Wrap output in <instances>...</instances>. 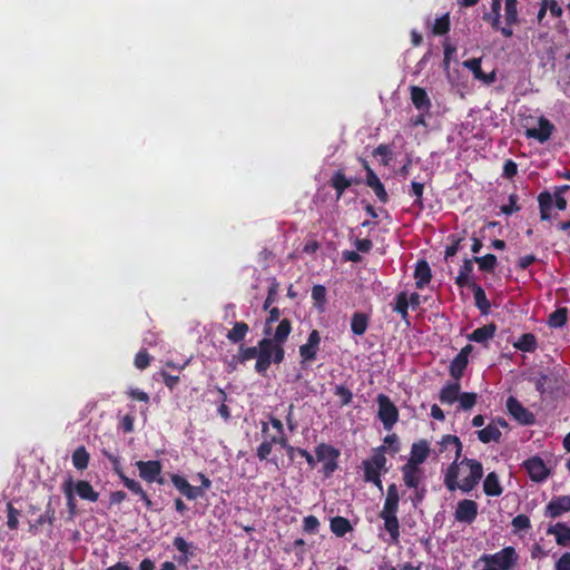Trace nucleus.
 Masks as SVG:
<instances>
[{"label":"nucleus","mask_w":570,"mask_h":570,"mask_svg":"<svg viewBox=\"0 0 570 570\" xmlns=\"http://www.w3.org/2000/svg\"><path fill=\"white\" fill-rule=\"evenodd\" d=\"M265 419L261 421V443L256 448L255 454L261 462H269L278 469L277 456H272L273 449L284 450L292 461L295 450L289 443L284 423L272 413L266 414Z\"/></svg>","instance_id":"f257e3e1"},{"label":"nucleus","mask_w":570,"mask_h":570,"mask_svg":"<svg viewBox=\"0 0 570 570\" xmlns=\"http://www.w3.org/2000/svg\"><path fill=\"white\" fill-rule=\"evenodd\" d=\"M482 476V463L475 459L463 458L449 465L444 474V485L449 491L460 489L469 493L479 484Z\"/></svg>","instance_id":"f03ea898"},{"label":"nucleus","mask_w":570,"mask_h":570,"mask_svg":"<svg viewBox=\"0 0 570 570\" xmlns=\"http://www.w3.org/2000/svg\"><path fill=\"white\" fill-rule=\"evenodd\" d=\"M399 502L400 495L397 485L392 483L387 487L383 509L379 513V517L383 520V528L390 535L391 543H399L401 535L397 519Z\"/></svg>","instance_id":"7ed1b4c3"},{"label":"nucleus","mask_w":570,"mask_h":570,"mask_svg":"<svg viewBox=\"0 0 570 570\" xmlns=\"http://www.w3.org/2000/svg\"><path fill=\"white\" fill-rule=\"evenodd\" d=\"M564 374L566 368L563 367L553 368L551 374H540L534 382L535 390L541 394L547 392L551 394L558 393L566 385Z\"/></svg>","instance_id":"20e7f679"},{"label":"nucleus","mask_w":570,"mask_h":570,"mask_svg":"<svg viewBox=\"0 0 570 570\" xmlns=\"http://www.w3.org/2000/svg\"><path fill=\"white\" fill-rule=\"evenodd\" d=\"M518 553L513 547H505L493 554H482L480 561L499 570H512L518 562Z\"/></svg>","instance_id":"39448f33"},{"label":"nucleus","mask_w":570,"mask_h":570,"mask_svg":"<svg viewBox=\"0 0 570 570\" xmlns=\"http://www.w3.org/2000/svg\"><path fill=\"white\" fill-rule=\"evenodd\" d=\"M538 205L541 220H551V210L556 207L559 210H566L568 200L564 196H552L548 190H543L538 195Z\"/></svg>","instance_id":"423d86ee"},{"label":"nucleus","mask_w":570,"mask_h":570,"mask_svg":"<svg viewBox=\"0 0 570 570\" xmlns=\"http://www.w3.org/2000/svg\"><path fill=\"white\" fill-rule=\"evenodd\" d=\"M386 452L385 446H379L374 454L368 459L363 461L364 469V481L367 482L372 479H376L382 475V473L387 472L386 468V458L384 453Z\"/></svg>","instance_id":"0eeeda50"},{"label":"nucleus","mask_w":570,"mask_h":570,"mask_svg":"<svg viewBox=\"0 0 570 570\" xmlns=\"http://www.w3.org/2000/svg\"><path fill=\"white\" fill-rule=\"evenodd\" d=\"M316 462H323V472L325 476L332 475L338 468L337 459L341 455L340 450L331 444L321 443L315 448Z\"/></svg>","instance_id":"6e6552de"},{"label":"nucleus","mask_w":570,"mask_h":570,"mask_svg":"<svg viewBox=\"0 0 570 570\" xmlns=\"http://www.w3.org/2000/svg\"><path fill=\"white\" fill-rule=\"evenodd\" d=\"M376 402L379 405L377 416L384 429L390 431L399 420V410L385 394H379Z\"/></svg>","instance_id":"1a4fd4ad"},{"label":"nucleus","mask_w":570,"mask_h":570,"mask_svg":"<svg viewBox=\"0 0 570 570\" xmlns=\"http://www.w3.org/2000/svg\"><path fill=\"white\" fill-rule=\"evenodd\" d=\"M136 466L139 471V476L147 483L156 482L158 484H164V479L161 476L163 465L160 461H137Z\"/></svg>","instance_id":"9d476101"},{"label":"nucleus","mask_w":570,"mask_h":570,"mask_svg":"<svg viewBox=\"0 0 570 570\" xmlns=\"http://www.w3.org/2000/svg\"><path fill=\"white\" fill-rule=\"evenodd\" d=\"M507 410L509 414L521 425H533L535 423L534 414L523 406V404L514 396L507 400Z\"/></svg>","instance_id":"9b49d317"},{"label":"nucleus","mask_w":570,"mask_h":570,"mask_svg":"<svg viewBox=\"0 0 570 570\" xmlns=\"http://www.w3.org/2000/svg\"><path fill=\"white\" fill-rule=\"evenodd\" d=\"M273 345L274 341H271L268 337H264L258 342V355L257 361L255 363V371L258 374H265L269 368L272 364Z\"/></svg>","instance_id":"f8f14e48"},{"label":"nucleus","mask_w":570,"mask_h":570,"mask_svg":"<svg viewBox=\"0 0 570 570\" xmlns=\"http://www.w3.org/2000/svg\"><path fill=\"white\" fill-rule=\"evenodd\" d=\"M479 505L474 500L463 499L458 502L454 519L461 523L471 524L478 517Z\"/></svg>","instance_id":"ddd939ff"},{"label":"nucleus","mask_w":570,"mask_h":570,"mask_svg":"<svg viewBox=\"0 0 570 570\" xmlns=\"http://www.w3.org/2000/svg\"><path fill=\"white\" fill-rule=\"evenodd\" d=\"M523 466L527 470L529 478L534 482H542L549 475V470L544 463V461L534 455L523 462Z\"/></svg>","instance_id":"4468645a"},{"label":"nucleus","mask_w":570,"mask_h":570,"mask_svg":"<svg viewBox=\"0 0 570 570\" xmlns=\"http://www.w3.org/2000/svg\"><path fill=\"white\" fill-rule=\"evenodd\" d=\"M320 332L317 330H313L307 337V342L299 346L302 363L313 362L316 358L320 350Z\"/></svg>","instance_id":"2eb2a0df"},{"label":"nucleus","mask_w":570,"mask_h":570,"mask_svg":"<svg viewBox=\"0 0 570 570\" xmlns=\"http://www.w3.org/2000/svg\"><path fill=\"white\" fill-rule=\"evenodd\" d=\"M554 130V125L546 117H540L538 121V128H528L525 136L528 138H534L539 142H546L550 139Z\"/></svg>","instance_id":"dca6fc26"},{"label":"nucleus","mask_w":570,"mask_h":570,"mask_svg":"<svg viewBox=\"0 0 570 570\" xmlns=\"http://www.w3.org/2000/svg\"><path fill=\"white\" fill-rule=\"evenodd\" d=\"M570 511V495L554 497L547 504L544 514L551 519L561 517Z\"/></svg>","instance_id":"f3484780"},{"label":"nucleus","mask_w":570,"mask_h":570,"mask_svg":"<svg viewBox=\"0 0 570 570\" xmlns=\"http://www.w3.org/2000/svg\"><path fill=\"white\" fill-rule=\"evenodd\" d=\"M430 452L431 449L428 440L422 439L417 442H414L411 446L410 458L406 463L419 466L426 461Z\"/></svg>","instance_id":"a211bd4d"},{"label":"nucleus","mask_w":570,"mask_h":570,"mask_svg":"<svg viewBox=\"0 0 570 570\" xmlns=\"http://www.w3.org/2000/svg\"><path fill=\"white\" fill-rule=\"evenodd\" d=\"M461 393V384L459 381L448 382L439 393V400L442 404L452 405L458 402Z\"/></svg>","instance_id":"6ab92c4d"},{"label":"nucleus","mask_w":570,"mask_h":570,"mask_svg":"<svg viewBox=\"0 0 570 570\" xmlns=\"http://www.w3.org/2000/svg\"><path fill=\"white\" fill-rule=\"evenodd\" d=\"M410 91L411 101L414 107L420 111L428 112L431 109L432 104L426 90L419 86H412Z\"/></svg>","instance_id":"aec40b11"},{"label":"nucleus","mask_w":570,"mask_h":570,"mask_svg":"<svg viewBox=\"0 0 570 570\" xmlns=\"http://www.w3.org/2000/svg\"><path fill=\"white\" fill-rule=\"evenodd\" d=\"M72 492L80 499L89 502H97L99 499V493L95 491L92 485L86 480H78L73 482Z\"/></svg>","instance_id":"412c9836"},{"label":"nucleus","mask_w":570,"mask_h":570,"mask_svg":"<svg viewBox=\"0 0 570 570\" xmlns=\"http://www.w3.org/2000/svg\"><path fill=\"white\" fill-rule=\"evenodd\" d=\"M547 534H553L558 546L570 547V527L568 524L557 522L548 528Z\"/></svg>","instance_id":"4be33fe9"},{"label":"nucleus","mask_w":570,"mask_h":570,"mask_svg":"<svg viewBox=\"0 0 570 570\" xmlns=\"http://www.w3.org/2000/svg\"><path fill=\"white\" fill-rule=\"evenodd\" d=\"M365 184L367 187L372 188L375 196L381 203L386 204L389 202V194L374 170H368Z\"/></svg>","instance_id":"5701e85b"},{"label":"nucleus","mask_w":570,"mask_h":570,"mask_svg":"<svg viewBox=\"0 0 570 570\" xmlns=\"http://www.w3.org/2000/svg\"><path fill=\"white\" fill-rule=\"evenodd\" d=\"M415 286L417 289L424 288L432 278L431 268L425 259H420L416 263L414 271Z\"/></svg>","instance_id":"b1692460"},{"label":"nucleus","mask_w":570,"mask_h":570,"mask_svg":"<svg viewBox=\"0 0 570 570\" xmlns=\"http://www.w3.org/2000/svg\"><path fill=\"white\" fill-rule=\"evenodd\" d=\"M173 546L181 553L176 558L179 564H187L190 558L195 556V547L188 543L183 537H175Z\"/></svg>","instance_id":"393cba45"},{"label":"nucleus","mask_w":570,"mask_h":570,"mask_svg":"<svg viewBox=\"0 0 570 570\" xmlns=\"http://www.w3.org/2000/svg\"><path fill=\"white\" fill-rule=\"evenodd\" d=\"M173 546L181 553L176 558L179 564H187L190 558L195 556V547L188 543L183 537H175Z\"/></svg>","instance_id":"a878e982"},{"label":"nucleus","mask_w":570,"mask_h":570,"mask_svg":"<svg viewBox=\"0 0 570 570\" xmlns=\"http://www.w3.org/2000/svg\"><path fill=\"white\" fill-rule=\"evenodd\" d=\"M475 263V259L474 257L472 258H465L463 261V264L461 265L460 269H459V274L458 276L455 277V284L459 286V287H468L470 286L471 283H475L472 278H471V274L473 273V264Z\"/></svg>","instance_id":"bb28decb"},{"label":"nucleus","mask_w":570,"mask_h":570,"mask_svg":"<svg viewBox=\"0 0 570 570\" xmlns=\"http://www.w3.org/2000/svg\"><path fill=\"white\" fill-rule=\"evenodd\" d=\"M330 186L335 190L336 199L338 200L346 189L351 187V181L348 180V177H346L344 170L338 169L332 175Z\"/></svg>","instance_id":"cd10ccee"},{"label":"nucleus","mask_w":570,"mask_h":570,"mask_svg":"<svg viewBox=\"0 0 570 570\" xmlns=\"http://www.w3.org/2000/svg\"><path fill=\"white\" fill-rule=\"evenodd\" d=\"M370 315L363 312H354L351 316V331L355 336H362L368 328Z\"/></svg>","instance_id":"c85d7f7f"},{"label":"nucleus","mask_w":570,"mask_h":570,"mask_svg":"<svg viewBox=\"0 0 570 570\" xmlns=\"http://www.w3.org/2000/svg\"><path fill=\"white\" fill-rule=\"evenodd\" d=\"M401 470L405 485L410 489H417L421 482V469L416 465L405 463Z\"/></svg>","instance_id":"c756f323"},{"label":"nucleus","mask_w":570,"mask_h":570,"mask_svg":"<svg viewBox=\"0 0 570 570\" xmlns=\"http://www.w3.org/2000/svg\"><path fill=\"white\" fill-rule=\"evenodd\" d=\"M482 19L483 21L490 23L493 30L500 31L505 38L513 36L512 26L505 24V27H501V13L492 11L484 12Z\"/></svg>","instance_id":"7c9ffc66"},{"label":"nucleus","mask_w":570,"mask_h":570,"mask_svg":"<svg viewBox=\"0 0 570 570\" xmlns=\"http://www.w3.org/2000/svg\"><path fill=\"white\" fill-rule=\"evenodd\" d=\"M468 287L473 292L475 306L479 308L482 315H487L490 312L491 304L485 295L484 289L476 283H471Z\"/></svg>","instance_id":"2f4dec72"},{"label":"nucleus","mask_w":570,"mask_h":570,"mask_svg":"<svg viewBox=\"0 0 570 570\" xmlns=\"http://www.w3.org/2000/svg\"><path fill=\"white\" fill-rule=\"evenodd\" d=\"M497 331V326L491 323L475 328L471 334L468 335V340L475 343H487L491 340Z\"/></svg>","instance_id":"473e14b6"},{"label":"nucleus","mask_w":570,"mask_h":570,"mask_svg":"<svg viewBox=\"0 0 570 570\" xmlns=\"http://www.w3.org/2000/svg\"><path fill=\"white\" fill-rule=\"evenodd\" d=\"M249 333V326L245 322H235L232 330H229L226 334V338L232 344L242 343L247 334Z\"/></svg>","instance_id":"72a5a7b5"},{"label":"nucleus","mask_w":570,"mask_h":570,"mask_svg":"<svg viewBox=\"0 0 570 570\" xmlns=\"http://www.w3.org/2000/svg\"><path fill=\"white\" fill-rule=\"evenodd\" d=\"M478 439L484 443L495 442L499 443L502 436L501 430H499L495 424H491V422L483 429L476 431Z\"/></svg>","instance_id":"f704fd0d"},{"label":"nucleus","mask_w":570,"mask_h":570,"mask_svg":"<svg viewBox=\"0 0 570 570\" xmlns=\"http://www.w3.org/2000/svg\"><path fill=\"white\" fill-rule=\"evenodd\" d=\"M483 491L489 497H499L503 492L499 476L495 472H490L483 481Z\"/></svg>","instance_id":"c9c22d12"},{"label":"nucleus","mask_w":570,"mask_h":570,"mask_svg":"<svg viewBox=\"0 0 570 570\" xmlns=\"http://www.w3.org/2000/svg\"><path fill=\"white\" fill-rule=\"evenodd\" d=\"M331 531L338 538H343L346 533L353 530L348 519L344 517H333L330 521Z\"/></svg>","instance_id":"e433bc0d"},{"label":"nucleus","mask_w":570,"mask_h":570,"mask_svg":"<svg viewBox=\"0 0 570 570\" xmlns=\"http://www.w3.org/2000/svg\"><path fill=\"white\" fill-rule=\"evenodd\" d=\"M125 487L134 494L138 495L140 500L144 502L145 507L148 510H153V501L150 500L147 492L144 490L141 484L136 480H126Z\"/></svg>","instance_id":"4c0bfd02"},{"label":"nucleus","mask_w":570,"mask_h":570,"mask_svg":"<svg viewBox=\"0 0 570 570\" xmlns=\"http://www.w3.org/2000/svg\"><path fill=\"white\" fill-rule=\"evenodd\" d=\"M441 452L448 450L450 446H453L455 449V458L454 461H460L461 453H462V442L456 435L452 434H445L442 436L440 441Z\"/></svg>","instance_id":"58836bf2"},{"label":"nucleus","mask_w":570,"mask_h":570,"mask_svg":"<svg viewBox=\"0 0 570 570\" xmlns=\"http://www.w3.org/2000/svg\"><path fill=\"white\" fill-rule=\"evenodd\" d=\"M513 346L522 352H534L538 346L537 337L532 333H524L519 337Z\"/></svg>","instance_id":"ea45409f"},{"label":"nucleus","mask_w":570,"mask_h":570,"mask_svg":"<svg viewBox=\"0 0 570 570\" xmlns=\"http://www.w3.org/2000/svg\"><path fill=\"white\" fill-rule=\"evenodd\" d=\"M291 332H292V322L288 318H283L278 323L273 337H268V338L276 343H285L287 341Z\"/></svg>","instance_id":"a19ab883"},{"label":"nucleus","mask_w":570,"mask_h":570,"mask_svg":"<svg viewBox=\"0 0 570 570\" xmlns=\"http://www.w3.org/2000/svg\"><path fill=\"white\" fill-rule=\"evenodd\" d=\"M73 466L82 471L88 468L90 455L83 445L78 446L71 456Z\"/></svg>","instance_id":"79ce46f5"},{"label":"nucleus","mask_w":570,"mask_h":570,"mask_svg":"<svg viewBox=\"0 0 570 570\" xmlns=\"http://www.w3.org/2000/svg\"><path fill=\"white\" fill-rule=\"evenodd\" d=\"M258 347L257 346H244V344L239 345L238 353L233 355V361H237L240 364L246 363L253 358L257 360Z\"/></svg>","instance_id":"37998d69"},{"label":"nucleus","mask_w":570,"mask_h":570,"mask_svg":"<svg viewBox=\"0 0 570 570\" xmlns=\"http://www.w3.org/2000/svg\"><path fill=\"white\" fill-rule=\"evenodd\" d=\"M518 0H505L504 2V18L505 24L515 26L519 23V13H518Z\"/></svg>","instance_id":"c03bdc74"},{"label":"nucleus","mask_w":570,"mask_h":570,"mask_svg":"<svg viewBox=\"0 0 570 570\" xmlns=\"http://www.w3.org/2000/svg\"><path fill=\"white\" fill-rule=\"evenodd\" d=\"M469 363L468 358H461L458 355L451 361L449 366V373L451 377H453L456 381H460V379L463 376L464 370L466 368Z\"/></svg>","instance_id":"a18cd8bd"},{"label":"nucleus","mask_w":570,"mask_h":570,"mask_svg":"<svg viewBox=\"0 0 570 570\" xmlns=\"http://www.w3.org/2000/svg\"><path fill=\"white\" fill-rule=\"evenodd\" d=\"M474 259L479 265V269L485 273H492L498 264L497 256L493 254H487L482 257L474 256Z\"/></svg>","instance_id":"49530a36"},{"label":"nucleus","mask_w":570,"mask_h":570,"mask_svg":"<svg viewBox=\"0 0 570 570\" xmlns=\"http://www.w3.org/2000/svg\"><path fill=\"white\" fill-rule=\"evenodd\" d=\"M568 311L566 307L556 309L549 315L548 324L550 327L559 328L566 325Z\"/></svg>","instance_id":"de8ad7c7"},{"label":"nucleus","mask_w":570,"mask_h":570,"mask_svg":"<svg viewBox=\"0 0 570 570\" xmlns=\"http://www.w3.org/2000/svg\"><path fill=\"white\" fill-rule=\"evenodd\" d=\"M393 311L401 315L403 320L409 317V298L405 292H401L395 297Z\"/></svg>","instance_id":"09e8293b"},{"label":"nucleus","mask_w":570,"mask_h":570,"mask_svg":"<svg viewBox=\"0 0 570 570\" xmlns=\"http://www.w3.org/2000/svg\"><path fill=\"white\" fill-rule=\"evenodd\" d=\"M450 16L449 13H444L440 18L435 19L432 32L436 36H443L446 35L450 31Z\"/></svg>","instance_id":"8fccbe9b"},{"label":"nucleus","mask_w":570,"mask_h":570,"mask_svg":"<svg viewBox=\"0 0 570 570\" xmlns=\"http://www.w3.org/2000/svg\"><path fill=\"white\" fill-rule=\"evenodd\" d=\"M459 410L468 411L475 406L478 402V394L473 392H463L459 396Z\"/></svg>","instance_id":"3c124183"},{"label":"nucleus","mask_w":570,"mask_h":570,"mask_svg":"<svg viewBox=\"0 0 570 570\" xmlns=\"http://www.w3.org/2000/svg\"><path fill=\"white\" fill-rule=\"evenodd\" d=\"M72 485L73 481L71 479H68L62 485V490L67 499V507L71 514L76 511V500L75 493L72 492Z\"/></svg>","instance_id":"603ef678"},{"label":"nucleus","mask_w":570,"mask_h":570,"mask_svg":"<svg viewBox=\"0 0 570 570\" xmlns=\"http://www.w3.org/2000/svg\"><path fill=\"white\" fill-rule=\"evenodd\" d=\"M423 191H424V183L413 180L411 183V195L415 197L413 203L419 209H423Z\"/></svg>","instance_id":"864d4df0"},{"label":"nucleus","mask_w":570,"mask_h":570,"mask_svg":"<svg viewBox=\"0 0 570 570\" xmlns=\"http://www.w3.org/2000/svg\"><path fill=\"white\" fill-rule=\"evenodd\" d=\"M55 514H56V512H55L53 508L51 507L50 503H48L45 512L36 520V523L30 527V530H33L37 527L42 525L45 523L52 524V522L55 521V518H56Z\"/></svg>","instance_id":"5fc2aeb1"},{"label":"nucleus","mask_w":570,"mask_h":570,"mask_svg":"<svg viewBox=\"0 0 570 570\" xmlns=\"http://www.w3.org/2000/svg\"><path fill=\"white\" fill-rule=\"evenodd\" d=\"M150 362H151V356L150 354L147 352L146 348H141L136 355H135V360H134V364L135 366L142 371L145 368H147L149 365H150Z\"/></svg>","instance_id":"6e6d98bb"},{"label":"nucleus","mask_w":570,"mask_h":570,"mask_svg":"<svg viewBox=\"0 0 570 570\" xmlns=\"http://www.w3.org/2000/svg\"><path fill=\"white\" fill-rule=\"evenodd\" d=\"M511 525L513 527L515 532L517 531H528L531 528V521L528 515L518 514L512 519Z\"/></svg>","instance_id":"4d7b16f0"},{"label":"nucleus","mask_w":570,"mask_h":570,"mask_svg":"<svg viewBox=\"0 0 570 570\" xmlns=\"http://www.w3.org/2000/svg\"><path fill=\"white\" fill-rule=\"evenodd\" d=\"M334 394L340 397V403L342 406L348 405L352 402L353 393L348 387L344 385H336Z\"/></svg>","instance_id":"13d9d810"},{"label":"nucleus","mask_w":570,"mask_h":570,"mask_svg":"<svg viewBox=\"0 0 570 570\" xmlns=\"http://www.w3.org/2000/svg\"><path fill=\"white\" fill-rule=\"evenodd\" d=\"M465 68H468L475 79H480V77H483V70L481 68V58H472L469 60L463 61L462 63Z\"/></svg>","instance_id":"bf43d9fd"},{"label":"nucleus","mask_w":570,"mask_h":570,"mask_svg":"<svg viewBox=\"0 0 570 570\" xmlns=\"http://www.w3.org/2000/svg\"><path fill=\"white\" fill-rule=\"evenodd\" d=\"M320 521L315 515H307L303 519V530L306 533L315 534L318 532Z\"/></svg>","instance_id":"052dcab7"},{"label":"nucleus","mask_w":570,"mask_h":570,"mask_svg":"<svg viewBox=\"0 0 570 570\" xmlns=\"http://www.w3.org/2000/svg\"><path fill=\"white\" fill-rule=\"evenodd\" d=\"M170 480L174 484V487L184 495L186 497V493L189 490L190 483L181 475L179 474H171Z\"/></svg>","instance_id":"680f3d73"},{"label":"nucleus","mask_w":570,"mask_h":570,"mask_svg":"<svg viewBox=\"0 0 570 570\" xmlns=\"http://www.w3.org/2000/svg\"><path fill=\"white\" fill-rule=\"evenodd\" d=\"M277 292H278V283L274 279L268 287L267 296L263 304V308L265 311H267L272 306V304L276 301Z\"/></svg>","instance_id":"e2e57ef3"},{"label":"nucleus","mask_w":570,"mask_h":570,"mask_svg":"<svg viewBox=\"0 0 570 570\" xmlns=\"http://www.w3.org/2000/svg\"><path fill=\"white\" fill-rule=\"evenodd\" d=\"M382 446L386 448L391 453L395 454L400 451V440L395 433L389 434L384 438V444Z\"/></svg>","instance_id":"0e129e2a"},{"label":"nucleus","mask_w":570,"mask_h":570,"mask_svg":"<svg viewBox=\"0 0 570 570\" xmlns=\"http://www.w3.org/2000/svg\"><path fill=\"white\" fill-rule=\"evenodd\" d=\"M7 510H8L7 525L11 530H14L18 528V524H19V521H18L19 511L12 505L11 502H9L7 504Z\"/></svg>","instance_id":"69168bd1"},{"label":"nucleus","mask_w":570,"mask_h":570,"mask_svg":"<svg viewBox=\"0 0 570 570\" xmlns=\"http://www.w3.org/2000/svg\"><path fill=\"white\" fill-rule=\"evenodd\" d=\"M312 298L318 306H322L326 301V288L323 285H314L312 288Z\"/></svg>","instance_id":"338daca9"},{"label":"nucleus","mask_w":570,"mask_h":570,"mask_svg":"<svg viewBox=\"0 0 570 570\" xmlns=\"http://www.w3.org/2000/svg\"><path fill=\"white\" fill-rule=\"evenodd\" d=\"M554 570H570V552H564L556 561Z\"/></svg>","instance_id":"774afa93"}]
</instances>
